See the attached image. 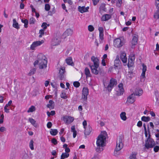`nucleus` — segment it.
I'll return each instance as SVG.
<instances>
[{"label": "nucleus", "mask_w": 159, "mask_h": 159, "mask_svg": "<svg viewBox=\"0 0 159 159\" xmlns=\"http://www.w3.org/2000/svg\"><path fill=\"white\" fill-rule=\"evenodd\" d=\"M107 137V133L106 131H104L101 132V134L98 137L96 142L97 147L96 149L97 152L100 153L103 151L102 147L105 146V143Z\"/></svg>", "instance_id": "f257e3e1"}, {"label": "nucleus", "mask_w": 159, "mask_h": 159, "mask_svg": "<svg viewBox=\"0 0 159 159\" xmlns=\"http://www.w3.org/2000/svg\"><path fill=\"white\" fill-rule=\"evenodd\" d=\"M47 60L46 57L43 55L39 56L38 60L35 61L34 63V66L39 64L40 69H43L47 67Z\"/></svg>", "instance_id": "f03ea898"}, {"label": "nucleus", "mask_w": 159, "mask_h": 159, "mask_svg": "<svg viewBox=\"0 0 159 159\" xmlns=\"http://www.w3.org/2000/svg\"><path fill=\"white\" fill-rule=\"evenodd\" d=\"M92 61L93 62V64H90L89 66L91 69L92 73L95 75H98V71L97 70L99 66V61L98 58L94 56H92L91 57Z\"/></svg>", "instance_id": "7ed1b4c3"}, {"label": "nucleus", "mask_w": 159, "mask_h": 159, "mask_svg": "<svg viewBox=\"0 0 159 159\" xmlns=\"http://www.w3.org/2000/svg\"><path fill=\"white\" fill-rule=\"evenodd\" d=\"M148 131L149 134V136L146 141H145V147L147 149L153 148L155 145V143L154 140L150 138V130L148 125Z\"/></svg>", "instance_id": "20e7f679"}, {"label": "nucleus", "mask_w": 159, "mask_h": 159, "mask_svg": "<svg viewBox=\"0 0 159 159\" xmlns=\"http://www.w3.org/2000/svg\"><path fill=\"white\" fill-rule=\"evenodd\" d=\"M123 139V137L122 136H119V137L116 142V147L115 149L114 155L116 156V153L117 152L120 151L123 148V144L122 143V140Z\"/></svg>", "instance_id": "39448f33"}, {"label": "nucleus", "mask_w": 159, "mask_h": 159, "mask_svg": "<svg viewBox=\"0 0 159 159\" xmlns=\"http://www.w3.org/2000/svg\"><path fill=\"white\" fill-rule=\"evenodd\" d=\"M117 81L116 80L111 78L109 84H107L106 83H104V86L105 88L109 91L111 92L113 87L117 84Z\"/></svg>", "instance_id": "423d86ee"}, {"label": "nucleus", "mask_w": 159, "mask_h": 159, "mask_svg": "<svg viewBox=\"0 0 159 159\" xmlns=\"http://www.w3.org/2000/svg\"><path fill=\"white\" fill-rule=\"evenodd\" d=\"M89 94V90L88 88L84 87L83 88L82 93L81 99L83 100V103H86L87 99V97Z\"/></svg>", "instance_id": "0eeeda50"}, {"label": "nucleus", "mask_w": 159, "mask_h": 159, "mask_svg": "<svg viewBox=\"0 0 159 159\" xmlns=\"http://www.w3.org/2000/svg\"><path fill=\"white\" fill-rule=\"evenodd\" d=\"M124 42L119 38L115 39L114 41V45L116 47L120 48L124 45Z\"/></svg>", "instance_id": "6e6552de"}, {"label": "nucleus", "mask_w": 159, "mask_h": 159, "mask_svg": "<svg viewBox=\"0 0 159 159\" xmlns=\"http://www.w3.org/2000/svg\"><path fill=\"white\" fill-rule=\"evenodd\" d=\"M119 89L117 91L116 95L117 96H119L122 95L124 92V90L123 88V84L122 83L118 85Z\"/></svg>", "instance_id": "1a4fd4ad"}, {"label": "nucleus", "mask_w": 159, "mask_h": 159, "mask_svg": "<svg viewBox=\"0 0 159 159\" xmlns=\"http://www.w3.org/2000/svg\"><path fill=\"white\" fill-rule=\"evenodd\" d=\"M135 101V95L134 93H132L127 98V102L132 104Z\"/></svg>", "instance_id": "9d476101"}, {"label": "nucleus", "mask_w": 159, "mask_h": 159, "mask_svg": "<svg viewBox=\"0 0 159 159\" xmlns=\"http://www.w3.org/2000/svg\"><path fill=\"white\" fill-rule=\"evenodd\" d=\"M61 42V38L59 37L56 36L52 39V44L53 46L57 45Z\"/></svg>", "instance_id": "9b49d317"}, {"label": "nucleus", "mask_w": 159, "mask_h": 159, "mask_svg": "<svg viewBox=\"0 0 159 159\" xmlns=\"http://www.w3.org/2000/svg\"><path fill=\"white\" fill-rule=\"evenodd\" d=\"M135 59L134 55H133L130 57H129L128 59V66L130 68L133 66L134 63V61Z\"/></svg>", "instance_id": "f8f14e48"}, {"label": "nucleus", "mask_w": 159, "mask_h": 159, "mask_svg": "<svg viewBox=\"0 0 159 159\" xmlns=\"http://www.w3.org/2000/svg\"><path fill=\"white\" fill-rule=\"evenodd\" d=\"M63 120L66 123L70 124L73 121L74 118L70 116H64L63 117Z\"/></svg>", "instance_id": "ddd939ff"}, {"label": "nucleus", "mask_w": 159, "mask_h": 159, "mask_svg": "<svg viewBox=\"0 0 159 159\" xmlns=\"http://www.w3.org/2000/svg\"><path fill=\"white\" fill-rule=\"evenodd\" d=\"M65 68H61L60 69L59 71V75L58 77L60 80H62L64 79V73L65 72Z\"/></svg>", "instance_id": "4468645a"}, {"label": "nucleus", "mask_w": 159, "mask_h": 159, "mask_svg": "<svg viewBox=\"0 0 159 159\" xmlns=\"http://www.w3.org/2000/svg\"><path fill=\"white\" fill-rule=\"evenodd\" d=\"M73 33V30L70 29H68L64 32L63 35H64V39L67 36L71 35Z\"/></svg>", "instance_id": "2eb2a0df"}, {"label": "nucleus", "mask_w": 159, "mask_h": 159, "mask_svg": "<svg viewBox=\"0 0 159 159\" xmlns=\"http://www.w3.org/2000/svg\"><path fill=\"white\" fill-rule=\"evenodd\" d=\"M84 129H85L84 132L85 135H89L90 134L92 130L91 127L89 125L86 127Z\"/></svg>", "instance_id": "dca6fc26"}, {"label": "nucleus", "mask_w": 159, "mask_h": 159, "mask_svg": "<svg viewBox=\"0 0 159 159\" xmlns=\"http://www.w3.org/2000/svg\"><path fill=\"white\" fill-rule=\"evenodd\" d=\"M143 93V91L142 90L140 89H135L133 93L135 94V96H140Z\"/></svg>", "instance_id": "f3484780"}, {"label": "nucleus", "mask_w": 159, "mask_h": 159, "mask_svg": "<svg viewBox=\"0 0 159 159\" xmlns=\"http://www.w3.org/2000/svg\"><path fill=\"white\" fill-rule=\"evenodd\" d=\"M111 18V15L106 14L103 15L101 18V20L103 21H107Z\"/></svg>", "instance_id": "a211bd4d"}, {"label": "nucleus", "mask_w": 159, "mask_h": 159, "mask_svg": "<svg viewBox=\"0 0 159 159\" xmlns=\"http://www.w3.org/2000/svg\"><path fill=\"white\" fill-rule=\"evenodd\" d=\"M120 58L123 63H126L127 62V59L126 57V54L125 53L123 52L121 54Z\"/></svg>", "instance_id": "6ab92c4d"}, {"label": "nucleus", "mask_w": 159, "mask_h": 159, "mask_svg": "<svg viewBox=\"0 0 159 159\" xmlns=\"http://www.w3.org/2000/svg\"><path fill=\"white\" fill-rule=\"evenodd\" d=\"M138 38L137 35L135 34L133 36V38L131 41V44L133 46L135 45L137 43Z\"/></svg>", "instance_id": "aec40b11"}, {"label": "nucleus", "mask_w": 159, "mask_h": 159, "mask_svg": "<svg viewBox=\"0 0 159 159\" xmlns=\"http://www.w3.org/2000/svg\"><path fill=\"white\" fill-rule=\"evenodd\" d=\"M54 102L52 100L49 101V104L47 105V107L50 109H52L54 108Z\"/></svg>", "instance_id": "412c9836"}, {"label": "nucleus", "mask_w": 159, "mask_h": 159, "mask_svg": "<svg viewBox=\"0 0 159 159\" xmlns=\"http://www.w3.org/2000/svg\"><path fill=\"white\" fill-rule=\"evenodd\" d=\"M66 63L69 65L72 66L73 64V63L72 62V59L71 57H69L66 59Z\"/></svg>", "instance_id": "4be33fe9"}, {"label": "nucleus", "mask_w": 159, "mask_h": 159, "mask_svg": "<svg viewBox=\"0 0 159 159\" xmlns=\"http://www.w3.org/2000/svg\"><path fill=\"white\" fill-rule=\"evenodd\" d=\"M29 121L35 127L37 126V124L36 123V121L32 118L29 119Z\"/></svg>", "instance_id": "5701e85b"}, {"label": "nucleus", "mask_w": 159, "mask_h": 159, "mask_svg": "<svg viewBox=\"0 0 159 159\" xmlns=\"http://www.w3.org/2000/svg\"><path fill=\"white\" fill-rule=\"evenodd\" d=\"M13 21V26L17 29H19L20 28V26L18 23L16 22V20L14 19Z\"/></svg>", "instance_id": "b1692460"}, {"label": "nucleus", "mask_w": 159, "mask_h": 159, "mask_svg": "<svg viewBox=\"0 0 159 159\" xmlns=\"http://www.w3.org/2000/svg\"><path fill=\"white\" fill-rule=\"evenodd\" d=\"M85 74L86 77H89L91 76V74H90L89 69L87 67H86L85 69L84 70Z\"/></svg>", "instance_id": "393cba45"}, {"label": "nucleus", "mask_w": 159, "mask_h": 159, "mask_svg": "<svg viewBox=\"0 0 159 159\" xmlns=\"http://www.w3.org/2000/svg\"><path fill=\"white\" fill-rule=\"evenodd\" d=\"M121 62L120 60H115L114 61V68H117L120 66Z\"/></svg>", "instance_id": "a878e982"}, {"label": "nucleus", "mask_w": 159, "mask_h": 159, "mask_svg": "<svg viewBox=\"0 0 159 159\" xmlns=\"http://www.w3.org/2000/svg\"><path fill=\"white\" fill-rule=\"evenodd\" d=\"M78 11L81 13H83L84 12H86V10H87L85 9V7L84 6H79L78 7Z\"/></svg>", "instance_id": "bb28decb"}, {"label": "nucleus", "mask_w": 159, "mask_h": 159, "mask_svg": "<svg viewBox=\"0 0 159 159\" xmlns=\"http://www.w3.org/2000/svg\"><path fill=\"white\" fill-rule=\"evenodd\" d=\"M58 132V131L57 129H51L50 131V134L52 135H57Z\"/></svg>", "instance_id": "cd10ccee"}, {"label": "nucleus", "mask_w": 159, "mask_h": 159, "mask_svg": "<svg viewBox=\"0 0 159 159\" xmlns=\"http://www.w3.org/2000/svg\"><path fill=\"white\" fill-rule=\"evenodd\" d=\"M121 119L123 120H126V113L125 112H122L120 115Z\"/></svg>", "instance_id": "c85d7f7f"}, {"label": "nucleus", "mask_w": 159, "mask_h": 159, "mask_svg": "<svg viewBox=\"0 0 159 159\" xmlns=\"http://www.w3.org/2000/svg\"><path fill=\"white\" fill-rule=\"evenodd\" d=\"M141 120L146 122H147L150 120V118L149 116H143L141 118Z\"/></svg>", "instance_id": "c756f323"}, {"label": "nucleus", "mask_w": 159, "mask_h": 159, "mask_svg": "<svg viewBox=\"0 0 159 159\" xmlns=\"http://www.w3.org/2000/svg\"><path fill=\"white\" fill-rule=\"evenodd\" d=\"M157 8V10L155 12L154 15V17L155 18L158 19L159 18V9L158 7Z\"/></svg>", "instance_id": "7c9ffc66"}, {"label": "nucleus", "mask_w": 159, "mask_h": 159, "mask_svg": "<svg viewBox=\"0 0 159 159\" xmlns=\"http://www.w3.org/2000/svg\"><path fill=\"white\" fill-rule=\"evenodd\" d=\"M69 156V154L66 152L62 153L61 156V159H64L65 158L68 157Z\"/></svg>", "instance_id": "2f4dec72"}, {"label": "nucleus", "mask_w": 159, "mask_h": 159, "mask_svg": "<svg viewBox=\"0 0 159 159\" xmlns=\"http://www.w3.org/2000/svg\"><path fill=\"white\" fill-rule=\"evenodd\" d=\"M21 22L24 23V27L26 28L28 27V20L27 19H22Z\"/></svg>", "instance_id": "473e14b6"}, {"label": "nucleus", "mask_w": 159, "mask_h": 159, "mask_svg": "<svg viewBox=\"0 0 159 159\" xmlns=\"http://www.w3.org/2000/svg\"><path fill=\"white\" fill-rule=\"evenodd\" d=\"M35 110V107L33 106H31L28 110L27 112L29 113L30 112H33Z\"/></svg>", "instance_id": "72a5a7b5"}, {"label": "nucleus", "mask_w": 159, "mask_h": 159, "mask_svg": "<svg viewBox=\"0 0 159 159\" xmlns=\"http://www.w3.org/2000/svg\"><path fill=\"white\" fill-rule=\"evenodd\" d=\"M34 142L33 140H31L29 143L30 147L32 150L34 149Z\"/></svg>", "instance_id": "f704fd0d"}, {"label": "nucleus", "mask_w": 159, "mask_h": 159, "mask_svg": "<svg viewBox=\"0 0 159 159\" xmlns=\"http://www.w3.org/2000/svg\"><path fill=\"white\" fill-rule=\"evenodd\" d=\"M137 153H134L130 155L129 157L130 159H137L136 157Z\"/></svg>", "instance_id": "c9c22d12"}, {"label": "nucleus", "mask_w": 159, "mask_h": 159, "mask_svg": "<svg viewBox=\"0 0 159 159\" xmlns=\"http://www.w3.org/2000/svg\"><path fill=\"white\" fill-rule=\"evenodd\" d=\"M36 68H34L33 69H32L31 70H30V72L29 73V75H31L34 74L35 73L36 71Z\"/></svg>", "instance_id": "e433bc0d"}, {"label": "nucleus", "mask_w": 159, "mask_h": 159, "mask_svg": "<svg viewBox=\"0 0 159 159\" xmlns=\"http://www.w3.org/2000/svg\"><path fill=\"white\" fill-rule=\"evenodd\" d=\"M60 96L61 98L66 99L67 98V96L66 94L64 92H62Z\"/></svg>", "instance_id": "4c0bfd02"}, {"label": "nucleus", "mask_w": 159, "mask_h": 159, "mask_svg": "<svg viewBox=\"0 0 159 159\" xmlns=\"http://www.w3.org/2000/svg\"><path fill=\"white\" fill-rule=\"evenodd\" d=\"M28 157V155L25 151L23 152L22 154V158L23 159H25Z\"/></svg>", "instance_id": "58836bf2"}, {"label": "nucleus", "mask_w": 159, "mask_h": 159, "mask_svg": "<svg viewBox=\"0 0 159 159\" xmlns=\"http://www.w3.org/2000/svg\"><path fill=\"white\" fill-rule=\"evenodd\" d=\"M80 84L78 81H75L73 83V85L75 87L78 88L80 86Z\"/></svg>", "instance_id": "ea45409f"}, {"label": "nucleus", "mask_w": 159, "mask_h": 159, "mask_svg": "<svg viewBox=\"0 0 159 159\" xmlns=\"http://www.w3.org/2000/svg\"><path fill=\"white\" fill-rule=\"evenodd\" d=\"M35 20L34 18L32 17L30 19L29 23L30 24H34V22Z\"/></svg>", "instance_id": "a19ab883"}, {"label": "nucleus", "mask_w": 159, "mask_h": 159, "mask_svg": "<svg viewBox=\"0 0 159 159\" xmlns=\"http://www.w3.org/2000/svg\"><path fill=\"white\" fill-rule=\"evenodd\" d=\"M50 6L48 4H46L45 6V9L46 11H48L50 9Z\"/></svg>", "instance_id": "79ce46f5"}, {"label": "nucleus", "mask_w": 159, "mask_h": 159, "mask_svg": "<svg viewBox=\"0 0 159 159\" xmlns=\"http://www.w3.org/2000/svg\"><path fill=\"white\" fill-rule=\"evenodd\" d=\"M44 30L43 29L40 30H39V33L40 34L39 35V37L40 38L42 36V35H43L44 34Z\"/></svg>", "instance_id": "37998d69"}, {"label": "nucleus", "mask_w": 159, "mask_h": 159, "mask_svg": "<svg viewBox=\"0 0 159 159\" xmlns=\"http://www.w3.org/2000/svg\"><path fill=\"white\" fill-rule=\"evenodd\" d=\"M4 117V115L3 114H1L0 113V118H1V119H0V124H2L3 123V120Z\"/></svg>", "instance_id": "c03bdc74"}, {"label": "nucleus", "mask_w": 159, "mask_h": 159, "mask_svg": "<svg viewBox=\"0 0 159 159\" xmlns=\"http://www.w3.org/2000/svg\"><path fill=\"white\" fill-rule=\"evenodd\" d=\"M47 24L46 22H43L41 25V26L43 28V29L44 30H45L47 28Z\"/></svg>", "instance_id": "a18cd8bd"}, {"label": "nucleus", "mask_w": 159, "mask_h": 159, "mask_svg": "<svg viewBox=\"0 0 159 159\" xmlns=\"http://www.w3.org/2000/svg\"><path fill=\"white\" fill-rule=\"evenodd\" d=\"M36 47H37V46L35 45V43L34 42L30 46V48L31 50H34L35 48H36Z\"/></svg>", "instance_id": "49530a36"}, {"label": "nucleus", "mask_w": 159, "mask_h": 159, "mask_svg": "<svg viewBox=\"0 0 159 159\" xmlns=\"http://www.w3.org/2000/svg\"><path fill=\"white\" fill-rule=\"evenodd\" d=\"M88 28L90 32H92L94 30L93 27L92 25H89L88 26Z\"/></svg>", "instance_id": "de8ad7c7"}, {"label": "nucleus", "mask_w": 159, "mask_h": 159, "mask_svg": "<svg viewBox=\"0 0 159 159\" xmlns=\"http://www.w3.org/2000/svg\"><path fill=\"white\" fill-rule=\"evenodd\" d=\"M155 121L153 120V122H154V124L155 125H159V120L158 118H156L154 119Z\"/></svg>", "instance_id": "09e8293b"}, {"label": "nucleus", "mask_w": 159, "mask_h": 159, "mask_svg": "<svg viewBox=\"0 0 159 159\" xmlns=\"http://www.w3.org/2000/svg\"><path fill=\"white\" fill-rule=\"evenodd\" d=\"M103 33H99V38L101 40H102L104 39L103 38Z\"/></svg>", "instance_id": "8fccbe9b"}, {"label": "nucleus", "mask_w": 159, "mask_h": 159, "mask_svg": "<svg viewBox=\"0 0 159 159\" xmlns=\"http://www.w3.org/2000/svg\"><path fill=\"white\" fill-rule=\"evenodd\" d=\"M34 42L35 43V45H36V46L37 47L38 46L42 44V43L41 42L39 41Z\"/></svg>", "instance_id": "3c124183"}, {"label": "nucleus", "mask_w": 159, "mask_h": 159, "mask_svg": "<svg viewBox=\"0 0 159 159\" xmlns=\"http://www.w3.org/2000/svg\"><path fill=\"white\" fill-rule=\"evenodd\" d=\"M52 142L55 145H56L57 143V141L54 138L52 139Z\"/></svg>", "instance_id": "603ef678"}, {"label": "nucleus", "mask_w": 159, "mask_h": 159, "mask_svg": "<svg viewBox=\"0 0 159 159\" xmlns=\"http://www.w3.org/2000/svg\"><path fill=\"white\" fill-rule=\"evenodd\" d=\"M91 159H99L98 154H95Z\"/></svg>", "instance_id": "864d4df0"}, {"label": "nucleus", "mask_w": 159, "mask_h": 159, "mask_svg": "<svg viewBox=\"0 0 159 159\" xmlns=\"http://www.w3.org/2000/svg\"><path fill=\"white\" fill-rule=\"evenodd\" d=\"M52 125V123L51 122H49L48 123L47 126L48 128H50Z\"/></svg>", "instance_id": "5fc2aeb1"}, {"label": "nucleus", "mask_w": 159, "mask_h": 159, "mask_svg": "<svg viewBox=\"0 0 159 159\" xmlns=\"http://www.w3.org/2000/svg\"><path fill=\"white\" fill-rule=\"evenodd\" d=\"M100 9L103 11H105L106 8L104 5H102L100 7Z\"/></svg>", "instance_id": "6e6d98bb"}, {"label": "nucleus", "mask_w": 159, "mask_h": 159, "mask_svg": "<svg viewBox=\"0 0 159 159\" xmlns=\"http://www.w3.org/2000/svg\"><path fill=\"white\" fill-rule=\"evenodd\" d=\"M127 75L130 78H132L133 76V72H132L129 71L128 74H127Z\"/></svg>", "instance_id": "4d7b16f0"}, {"label": "nucleus", "mask_w": 159, "mask_h": 159, "mask_svg": "<svg viewBox=\"0 0 159 159\" xmlns=\"http://www.w3.org/2000/svg\"><path fill=\"white\" fill-rule=\"evenodd\" d=\"M12 102V101L11 100H10L8 103L5 106L7 107H8L9 106H10Z\"/></svg>", "instance_id": "13d9d810"}, {"label": "nucleus", "mask_w": 159, "mask_h": 159, "mask_svg": "<svg viewBox=\"0 0 159 159\" xmlns=\"http://www.w3.org/2000/svg\"><path fill=\"white\" fill-rule=\"evenodd\" d=\"M142 122L141 121H139L137 123V125L138 126L140 127L142 126Z\"/></svg>", "instance_id": "bf43d9fd"}, {"label": "nucleus", "mask_w": 159, "mask_h": 159, "mask_svg": "<svg viewBox=\"0 0 159 159\" xmlns=\"http://www.w3.org/2000/svg\"><path fill=\"white\" fill-rule=\"evenodd\" d=\"M30 7L32 9V12L35 13L36 12L35 9L34 8L33 6L32 5H31Z\"/></svg>", "instance_id": "052dcab7"}, {"label": "nucleus", "mask_w": 159, "mask_h": 159, "mask_svg": "<svg viewBox=\"0 0 159 159\" xmlns=\"http://www.w3.org/2000/svg\"><path fill=\"white\" fill-rule=\"evenodd\" d=\"M98 30L99 32V33H103V29L102 27H99L98 28Z\"/></svg>", "instance_id": "680f3d73"}, {"label": "nucleus", "mask_w": 159, "mask_h": 159, "mask_svg": "<svg viewBox=\"0 0 159 159\" xmlns=\"http://www.w3.org/2000/svg\"><path fill=\"white\" fill-rule=\"evenodd\" d=\"M87 122L85 120H84V121L83 122V125L84 126V128H85V127H86L87 126Z\"/></svg>", "instance_id": "e2e57ef3"}, {"label": "nucleus", "mask_w": 159, "mask_h": 159, "mask_svg": "<svg viewBox=\"0 0 159 159\" xmlns=\"http://www.w3.org/2000/svg\"><path fill=\"white\" fill-rule=\"evenodd\" d=\"M7 107H6L5 106L4 107L5 111L7 113H9V109L7 108Z\"/></svg>", "instance_id": "0e129e2a"}, {"label": "nucleus", "mask_w": 159, "mask_h": 159, "mask_svg": "<svg viewBox=\"0 0 159 159\" xmlns=\"http://www.w3.org/2000/svg\"><path fill=\"white\" fill-rule=\"evenodd\" d=\"M143 71L144 72H146V68L147 67L146 66H145L144 65H143Z\"/></svg>", "instance_id": "69168bd1"}, {"label": "nucleus", "mask_w": 159, "mask_h": 159, "mask_svg": "<svg viewBox=\"0 0 159 159\" xmlns=\"http://www.w3.org/2000/svg\"><path fill=\"white\" fill-rule=\"evenodd\" d=\"M156 4L157 7L159 9V0H156Z\"/></svg>", "instance_id": "338daca9"}, {"label": "nucleus", "mask_w": 159, "mask_h": 159, "mask_svg": "<svg viewBox=\"0 0 159 159\" xmlns=\"http://www.w3.org/2000/svg\"><path fill=\"white\" fill-rule=\"evenodd\" d=\"M92 1L94 5H96L98 2V0H92Z\"/></svg>", "instance_id": "774afa93"}]
</instances>
